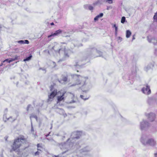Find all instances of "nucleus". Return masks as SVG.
Wrapping results in <instances>:
<instances>
[{
	"label": "nucleus",
	"mask_w": 157,
	"mask_h": 157,
	"mask_svg": "<svg viewBox=\"0 0 157 157\" xmlns=\"http://www.w3.org/2000/svg\"><path fill=\"white\" fill-rule=\"evenodd\" d=\"M91 150V149L90 147L88 146H87L81 149L80 150V152L81 153H82L83 152H86L89 151Z\"/></svg>",
	"instance_id": "f3484780"
},
{
	"label": "nucleus",
	"mask_w": 157,
	"mask_h": 157,
	"mask_svg": "<svg viewBox=\"0 0 157 157\" xmlns=\"http://www.w3.org/2000/svg\"><path fill=\"white\" fill-rule=\"evenodd\" d=\"M106 2L109 4H111L113 3V0H106Z\"/></svg>",
	"instance_id": "7c9ffc66"
},
{
	"label": "nucleus",
	"mask_w": 157,
	"mask_h": 157,
	"mask_svg": "<svg viewBox=\"0 0 157 157\" xmlns=\"http://www.w3.org/2000/svg\"><path fill=\"white\" fill-rule=\"evenodd\" d=\"M107 10H109V7H108L107 8Z\"/></svg>",
	"instance_id": "4d7b16f0"
},
{
	"label": "nucleus",
	"mask_w": 157,
	"mask_h": 157,
	"mask_svg": "<svg viewBox=\"0 0 157 157\" xmlns=\"http://www.w3.org/2000/svg\"><path fill=\"white\" fill-rule=\"evenodd\" d=\"M17 43H19L21 44H24V40H21L19 41H17Z\"/></svg>",
	"instance_id": "473e14b6"
},
{
	"label": "nucleus",
	"mask_w": 157,
	"mask_h": 157,
	"mask_svg": "<svg viewBox=\"0 0 157 157\" xmlns=\"http://www.w3.org/2000/svg\"><path fill=\"white\" fill-rule=\"evenodd\" d=\"M63 80L64 82H66L67 80V78L66 77H65L63 78Z\"/></svg>",
	"instance_id": "c9c22d12"
},
{
	"label": "nucleus",
	"mask_w": 157,
	"mask_h": 157,
	"mask_svg": "<svg viewBox=\"0 0 157 157\" xmlns=\"http://www.w3.org/2000/svg\"><path fill=\"white\" fill-rule=\"evenodd\" d=\"M66 92H65L64 93H63L62 95L60 96H58L57 97V102H60V101L63 100L64 99V97H63L65 94Z\"/></svg>",
	"instance_id": "aec40b11"
},
{
	"label": "nucleus",
	"mask_w": 157,
	"mask_h": 157,
	"mask_svg": "<svg viewBox=\"0 0 157 157\" xmlns=\"http://www.w3.org/2000/svg\"><path fill=\"white\" fill-rule=\"evenodd\" d=\"M46 139H47L48 140L50 141H51V142L54 141V140L52 138L49 139L48 138H46Z\"/></svg>",
	"instance_id": "f704fd0d"
},
{
	"label": "nucleus",
	"mask_w": 157,
	"mask_h": 157,
	"mask_svg": "<svg viewBox=\"0 0 157 157\" xmlns=\"http://www.w3.org/2000/svg\"><path fill=\"white\" fill-rule=\"evenodd\" d=\"M89 52H90V54H92L93 55L92 56L94 57L98 56L103 57L102 56V52L99 51L97 50L95 48L89 49Z\"/></svg>",
	"instance_id": "423d86ee"
},
{
	"label": "nucleus",
	"mask_w": 157,
	"mask_h": 157,
	"mask_svg": "<svg viewBox=\"0 0 157 157\" xmlns=\"http://www.w3.org/2000/svg\"><path fill=\"white\" fill-rule=\"evenodd\" d=\"M24 44H29V41L27 40H24Z\"/></svg>",
	"instance_id": "72a5a7b5"
},
{
	"label": "nucleus",
	"mask_w": 157,
	"mask_h": 157,
	"mask_svg": "<svg viewBox=\"0 0 157 157\" xmlns=\"http://www.w3.org/2000/svg\"><path fill=\"white\" fill-rule=\"evenodd\" d=\"M155 157H157V152L155 154Z\"/></svg>",
	"instance_id": "a18cd8bd"
},
{
	"label": "nucleus",
	"mask_w": 157,
	"mask_h": 157,
	"mask_svg": "<svg viewBox=\"0 0 157 157\" xmlns=\"http://www.w3.org/2000/svg\"><path fill=\"white\" fill-rule=\"evenodd\" d=\"M75 102V101H72L70 102V103H74Z\"/></svg>",
	"instance_id": "49530a36"
},
{
	"label": "nucleus",
	"mask_w": 157,
	"mask_h": 157,
	"mask_svg": "<svg viewBox=\"0 0 157 157\" xmlns=\"http://www.w3.org/2000/svg\"><path fill=\"white\" fill-rule=\"evenodd\" d=\"M126 20L125 17H123L121 19V22L122 23H124Z\"/></svg>",
	"instance_id": "c756f323"
},
{
	"label": "nucleus",
	"mask_w": 157,
	"mask_h": 157,
	"mask_svg": "<svg viewBox=\"0 0 157 157\" xmlns=\"http://www.w3.org/2000/svg\"><path fill=\"white\" fill-rule=\"evenodd\" d=\"M80 97L82 99H83V100H87L89 98V96H88L87 97L85 98L84 96L83 95H80Z\"/></svg>",
	"instance_id": "bb28decb"
},
{
	"label": "nucleus",
	"mask_w": 157,
	"mask_h": 157,
	"mask_svg": "<svg viewBox=\"0 0 157 157\" xmlns=\"http://www.w3.org/2000/svg\"><path fill=\"white\" fill-rule=\"evenodd\" d=\"M62 32V31L61 29H59L55 31L54 33H52L51 35H49L48 37V38H51V39L53 38L55 36H58Z\"/></svg>",
	"instance_id": "f8f14e48"
},
{
	"label": "nucleus",
	"mask_w": 157,
	"mask_h": 157,
	"mask_svg": "<svg viewBox=\"0 0 157 157\" xmlns=\"http://www.w3.org/2000/svg\"><path fill=\"white\" fill-rule=\"evenodd\" d=\"M59 46V45L56 44L52 48V49L54 50L56 53H58L59 55H62L63 56V58L62 59H60L59 61H61L65 60L66 58L69 57L68 55V51L67 50L66 48H59L58 50L57 49V48Z\"/></svg>",
	"instance_id": "7ed1b4c3"
},
{
	"label": "nucleus",
	"mask_w": 157,
	"mask_h": 157,
	"mask_svg": "<svg viewBox=\"0 0 157 157\" xmlns=\"http://www.w3.org/2000/svg\"><path fill=\"white\" fill-rule=\"evenodd\" d=\"M39 70H42L44 71H45V70L44 69H43L42 68H40L39 69Z\"/></svg>",
	"instance_id": "37998d69"
},
{
	"label": "nucleus",
	"mask_w": 157,
	"mask_h": 157,
	"mask_svg": "<svg viewBox=\"0 0 157 157\" xmlns=\"http://www.w3.org/2000/svg\"><path fill=\"white\" fill-rule=\"evenodd\" d=\"M37 150L38 151L36 152L34 154V155L35 156L39 155V154L42 152L41 150L39 148H37Z\"/></svg>",
	"instance_id": "393cba45"
},
{
	"label": "nucleus",
	"mask_w": 157,
	"mask_h": 157,
	"mask_svg": "<svg viewBox=\"0 0 157 157\" xmlns=\"http://www.w3.org/2000/svg\"><path fill=\"white\" fill-rule=\"evenodd\" d=\"M4 63H3H3L0 65V66H2V65L4 64Z\"/></svg>",
	"instance_id": "3c124183"
},
{
	"label": "nucleus",
	"mask_w": 157,
	"mask_h": 157,
	"mask_svg": "<svg viewBox=\"0 0 157 157\" xmlns=\"http://www.w3.org/2000/svg\"><path fill=\"white\" fill-rule=\"evenodd\" d=\"M20 58V56H16L14 57L10 58V59H6V60L3 61V63H5L6 62L8 63H10L11 62L14 61L15 60H18Z\"/></svg>",
	"instance_id": "4468645a"
},
{
	"label": "nucleus",
	"mask_w": 157,
	"mask_h": 157,
	"mask_svg": "<svg viewBox=\"0 0 157 157\" xmlns=\"http://www.w3.org/2000/svg\"><path fill=\"white\" fill-rule=\"evenodd\" d=\"M147 39L149 43H152L155 45H157V39L155 37L149 36H147Z\"/></svg>",
	"instance_id": "9d476101"
},
{
	"label": "nucleus",
	"mask_w": 157,
	"mask_h": 157,
	"mask_svg": "<svg viewBox=\"0 0 157 157\" xmlns=\"http://www.w3.org/2000/svg\"><path fill=\"white\" fill-rule=\"evenodd\" d=\"M78 70L77 71V72H78Z\"/></svg>",
	"instance_id": "680f3d73"
},
{
	"label": "nucleus",
	"mask_w": 157,
	"mask_h": 157,
	"mask_svg": "<svg viewBox=\"0 0 157 157\" xmlns=\"http://www.w3.org/2000/svg\"><path fill=\"white\" fill-rule=\"evenodd\" d=\"M52 128V126L51 128V129Z\"/></svg>",
	"instance_id": "bf43d9fd"
},
{
	"label": "nucleus",
	"mask_w": 157,
	"mask_h": 157,
	"mask_svg": "<svg viewBox=\"0 0 157 157\" xmlns=\"http://www.w3.org/2000/svg\"><path fill=\"white\" fill-rule=\"evenodd\" d=\"M66 135V133H65L64 132H62L56 134V135L57 136H60L61 137V139L62 140H63L65 139V135Z\"/></svg>",
	"instance_id": "a211bd4d"
},
{
	"label": "nucleus",
	"mask_w": 157,
	"mask_h": 157,
	"mask_svg": "<svg viewBox=\"0 0 157 157\" xmlns=\"http://www.w3.org/2000/svg\"><path fill=\"white\" fill-rule=\"evenodd\" d=\"M150 124L146 120H143L140 122V128L141 130H146L150 126Z\"/></svg>",
	"instance_id": "0eeeda50"
},
{
	"label": "nucleus",
	"mask_w": 157,
	"mask_h": 157,
	"mask_svg": "<svg viewBox=\"0 0 157 157\" xmlns=\"http://www.w3.org/2000/svg\"><path fill=\"white\" fill-rule=\"evenodd\" d=\"M53 65L54 66L53 67H55L56 66V63L54 62H52Z\"/></svg>",
	"instance_id": "a19ab883"
},
{
	"label": "nucleus",
	"mask_w": 157,
	"mask_h": 157,
	"mask_svg": "<svg viewBox=\"0 0 157 157\" xmlns=\"http://www.w3.org/2000/svg\"><path fill=\"white\" fill-rule=\"evenodd\" d=\"M135 35H133V37H132V40H134L135 39Z\"/></svg>",
	"instance_id": "79ce46f5"
},
{
	"label": "nucleus",
	"mask_w": 157,
	"mask_h": 157,
	"mask_svg": "<svg viewBox=\"0 0 157 157\" xmlns=\"http://www.w3.org/2000/svg\"><path fill=\"white\" fill-rule=\"evenodd\" d=\"M105 1V0H98L96 2L94 3L95 5H101Z\"/></svg>",
	"instance_id": "412c9836"
},
{
	"label": "nucleus",
	"mask_w": 157,
	"mask_h": 157,
	"mask_svg": "<svg viewBox=\"0 0 157 157\" xmlns=\"http://www.w3.org/2000/svg\"><path fill=\"white\" fill-rule=\"evenodd\" d=\"M8 110L7 109H6L5 110V113H7V112Z\"/></svg>",
	"instance_id": "c03bdc74"
},
{
	"label": "nucleus",
	"mask_w": 157,
	"mask_h": 157,
	"mask_svg": "<svg viewBox=\"0 0 157 157\" xmlns=\"http://www.w3.org/2000/svg\"><path fill=\"white\" fill-rule=\"evenodd\" d=\"M49 135V134H48L47 135H46V136H48Z\"/></svg>",
	"instance_id": "6e6d98bb"
},
{
	"label": "nucleus",
	"mask_w": 157,
	"mask_h": 157,
	"mask_svg": "<svg viewBox=\"0 0 157 157\" xmlns=\"http://www.w3.org/2000/svg\"><path fill=\"white\" fill-rule=\"evenodd\" d=\"M31 131H32V132H33L34 131V129H33V127L32 124V122H31Z\"/></svg>",
	"instance_id": "4c0bfd02"
},
{
	"label": "nucleus",
	"mask_w": 157,
	"mask_h": 157,
	"mask_svg": "<svg viewBox=\"0 0 157 157\" xmlns=\"http://www.w3.org/2000/svg\"><path fill=\"white\" fill-rule=\"evenodd\" d=\"M32 57V56L31 55H30V56L29 57H27L26 58L24 59L23 60V61L25 62L26 61H29V60H30L31 59Z\"/></svg>",
	"instance_id": "a878e982"
},
{
	"label": "nucleus",
	"mask_w": 157,
	"mask_h": 157,
	"mask_svg": "<svg viewBox=\"0 0 157 157\" xmlns=\"http://www.w3.org/2000/svg\"><path fill=\"white\" fill-rule=\"evenodd\" d=\"M117 40L118 41V43H120L121 42L122 40V38L120 37H117Z\"/></svg>",
	"instance_id": "2f4dec72"
},
{
	"label": "nucleus",
	"mask_w": 157,
	"mask_h": 157,
	"mask_svg": "<svg viewBox=\"0 0 157 157\" xmlns=\"http://www.w3.org/2000/svg\"><path fill=\"white\" fill-rule=\"evenodd\" d=\"M117 26H116V25L115 24L114 25L113 27H114L115 28V27H117Z\"/></svg>",
	"instance_id": "8fccbe9b"
},
{
	"label": "nucleus",
	"mask_w": 157,
	"mask_h": 157,
	"mask_svg": "<svg viewBox=\"0 0 157 157\" xmlns=\"http://www.w3.org/2000/svg\"><path fill=\"white\" fill-rule=\"evenodd\" d=\"M71 76L73 77H75L77 79V80L76 83L72 85L71 86H74L76 85H81L82 86H84L86 84V81L88 79L87 77H82L76 74H73Z\"/></svg>",
	"instance_id": "20e7f679"
},
{
	"label": "nucleus",
	"mask_w": 157,
	"mask_h": 157,
	"mask_svg": "<svg viewBox=\"0 0 157 157\" xmlns=\"http://www.w3.org/2000/svg\"><path fill=\"white\" fill-rule=\"evenodd\" d=\"M57 93V90H54L50 94L48 95V101H51L52 100L53 98L55 96Z\"/></svg>",
	"instance_id": "9b49d317"
},
{
	"label": "nucleus",
	"mask_w": 157,
	"mask_h": 157,
	"mask_svg": "<svg viewBox=\"0 0 157 157\" xmlns=\"http://www.w3.org/2000/svg\"><path fill=\"white\" fill-rule=\"evenodd\" d=\"M147 137L145 135H143L141 138V141L144 145H149L151 146H154L156 144V141L152 138L147 139Z\"/></svg>",
	"instance_id": "39448f33"
},
{
	"label": "nucleus",
	"mask_w": 157,
	"mask_h": 157,
	"mask_svg": "<svg viewBox=\"0 0 157 157\" xmlns=\"http://www.w3.org/2000/svg\"><path fill=\"white\" fill-rule=\"evenodd\" d=\"M117 33H115V34H116V35H117Z\"/></svg>",
	"instance_id": "052dcab7"
},
{
	"label": "nucleus",
	"mask_w": 157,
	"mask_h": 157,
	"mask_svg": "<svg viewBox=\"0 0 157 157\" xmlns=\"http://www.w3.org/2000/svg\"><path fill=\"white\" fill-rule=\"evenodd\" d=\"M50 25H54V23H53V22H52L51 23V24H50Z\"/></svg>",
	"instance_id": "de8ad7c7"
},
{
	"label": "nucleus",
	"mask_w": 157,
	"mask_h": 157,
	"mask_svg": "<svg viewBox=\"0 0 157 157\" xmlns=\"http://www.w3.org/2000/svg\"><path fill=\"white\" fill-rule=\"evenodd\" d=\"M142 92L146 95H149L151 94V90L150 86L147 84L144 85V87L142 89Z\"/></svg>",
	"instance_id": "1a4fd4ad"
},
{
	"label": "nucleus",
	"mask_w": 157,
	"mask_h": 157,
	"mask_svg": "<svg viewBox=\"0 0 157 157\" xmlns=\"http://www.w3.org/2000/svg\"><path fill=\"white\" fill-rule=\"evenodd\" d=\"M25 141L26 139L23 136L15 139L13 144L11 146L12 149L10 150V152H12L13 151H16L18 150L23 142Z\"/></svg>",
	"instance_id": "f03ea898"
},
{
	"label": "nucleus",
	"mask_w": 157,
	"mask_h": 157,
	"mask_svg": "<svg viewBox=\"0 0 157 157\" xmlns=\"http://www.w3.org/2000/svg\"><path fill=\"white\" fill-rule=\"evenodd\" d=\"M40 144H37V147L38 148H42V147L40 146Z\"/></svg>",
	"instance_id": "58836bf2"
},
{
	"label": "nucleus",
	"mask_w": 157,
	"mask_h": 157,
	"mask_svg": "<svg viewBox=\"0 0 157 157\" xmlns=\"http://www.w3.org/2000/svg\"><path fill=\"white\" fill-rule=\"evenodd\" d=\"M3 119L5 122H6L9 120H10V121L11 122H13L15 120V119H12V117H7L6 114H5L3 115Z\"/></svg>",
	"instance_id": "dca6fc26"
},
{
	"label": "nucleus",
	"mask_w": 157,
	"mask_h": 157,
	"mask_svg": "<svg viewBox=\"0 0 157 157\" xmlns=\"http://www.w3.org/2000/svg\"><path fill=\"white\" fill-rule=\"evenodd\" d=\"M84 7L86 9H88L90 10L93 9V7L89 5H86L84 6Z\"/></svg>",
	"instance_id": "5701e85b"
},
{
	"label": "nucleus",
	"mask_w": 157,
	"mask_h": 157,
	"mask_svg": "<svg viewBox=\"0 0 157 157\" xmlns=\"http://www.w3.org/2000/svg\"><path fill=\"white\" fill-rule=\"evenodd\" d=\"M103 14L102 13H101L99 14L97 16L95 17L94 18V21H97L99 18L100 17H103Z\"/></svg>",
	"instance_id": "4be33fe9"
},
{
	"label": "nucleus",
	"mask_w": 157,
	"mask_h": 157,
	"mask_svg": "<svg viewBox=\"0 0 157 157\" xmlns=\"http://www.w3.org/2000/svg\"><path fill=\"white\" fill-rule=\"evenodd\" d=\"M60 110L62 111V113H64V111H63V109H60Z\"/></svg>",
	"instance_id": "09e8293b"
},
{
	"label": "nucleus",
	"mask_w": 157,
	"mask_h": 157,
	"mask_svg": "<svg viewBox=\"0 0 157 157\" xmlns=\"http://www.w3.org/2000/svg\"><path fill=\"white\" fill-rule=\"evenodd\" d=\"M66 152V151H64V152H62V154H64V153H65Z\"/></svg>",
	"instance_id": "5fc2aeb1"
},
{
	"label": "nucleus",
	"mask_w": 157,
	"mask_h": 157,
	"mask_svg": "<svg viewBox=\"0 0 157 157\" xmlns=\"http://www.w3.org/2000/svg\"><path fill=\"white\" fill-rule=\"evenodd\" d=\"M55 157H59V155H57V156L55 155Z\"/></svg>",
	"instance_id": "864d4df0"
},
{
	"label": "nucleus",
	"mask_w": 157,
	"mask_h": 157,
	"mask_svg": "<svg viewBox=\"0 0 157 157\" xmlns=\"http://www.w3.org/2000/svg\"><path fill=\"white\" fill-rule=\"evenodd\" d=\"M86 59L76 60L74 62V65L77 68L80 67L82 66L86 63Z\"/></svg>",
	"instance_id": "6e6552de"
},
{
	"label": "nucleus",
	"mask_w": 157,
	"mask_h": 157,
	"mask_svg": "<svg viewBox=\"0 0 157 157\" xmlns=\"http://www.w3.org/2000/svg\"><path fill=\"white\" fill-rule=\"evenodd\" d=\"M43 105V104L42 103V104H41L40 105H39V106H42Z\"/></svg>",
	"instance_id": "603ef678"
},
{
	"label": "nucleus",
	"mask_w": 157,
	"mask_h": 157,
	"mask_svg": "<svg viewBox=\"0 0 157 157\" xmlns=\"http://www.w3.org/2000/svg\"><path fill=\"white\" fill-rule=\"evenodd\" d=\"M153 67L154 65L152 63H150L145 67L144 70L145 71H147L150 69L152 68Z\"/></svg>",
	"instance_id": "6ab92c4d"
},
{
	"label": "nucleus",
	"mask_w": 157,
	"mask_h": 157,
	"mask_svg": "<svg viewBox=\"0 0 157 157\" xmlns=\"http://www.w3.org/2000/svg\"><path fill=\"white\" fill-rule=\"evenodd\" d=\"M1 26L0 25V30H1Z\"/></svg>",
	"instance_id": "13d9d810"
},
{
	"label": "nucleus",
	"mask_w": 157,
	"mask_h": 157,
	"mask_svg": "<svg viewBox=\"0 0 157 157\" xmlns=\"http://www.w3.org/2000/svg\"><path fill=\"white\" fill-rule=\"evenodd\" d=\"M131 34V33L129 30H127L126 31V37L127 38L129 37Z\"/></svg>",
	"instance_id": "b1692460"
},
{
	"label": "nucleus",
	"mask_w": 157,
	"mask_h": 157,
	"mask_svg": "<svg viewBox=\"0 0 157 157\" xmlns=\"http://www.w3.org/2000/svg\"><path fill=\"white\" fill-rule=\"evenodd\" d=\"M33 118H35L36 120H37V117L35 115L31 114L30 116V119L31 120V119Z\"/></svg>",
	"instance_id": "c85d7f7f"
},
{
	"label": "nucleus",
	"mask_w": 157,
	"mask_h": 157,
	"mask_svg": "<svg viewBox=\"0 0 157 157\" xmlns=\"http://www.w3.org/2000/svg\"><path fill=\"white\" fill-rule=\"evenodd\" d=\"M31 106V105H29L27 108V111H28V110H29V108L30 107V106Z\"/></svg>",
	"instance_id": "ea45409f"
},
{
	"label": "nucleus",
	"mask_w": 157,
	"mask_h": 157,
	"mask_svg": "<svg viewBox=\"0 0 157 157\" xmlns=\"http://www.w3.org/2000/svg\"><path fill=\"white\" fill-rule=\"evenodd\" d=\"M154 20L155 21L157 22V12L155 13L153 17Z\"/></svg>",
	"instance_id": "cd10ccee"
},
{
	"label": "nucleus",
	"mask_w": 157,
	"mask_h": 157,
	"mask_svg": "<svg viewBox=\"0 0 157 157\" xmlns=\"http://www.w3.org/2000/svg\"><path fill=\"white\" fill-rule=\"evenodd\" d=\"M146 116L148 117V119L151 121H153L155 119V116L154 113H150L148 114Z\"/></svg>",
	"instance_id": "2eb2a0df"
},
{
	"label": "nucleus",
	"mask_w": 157,
	"mask_h": 157,
	"mask_svg": "<svg viewBox=\"0 0 157 157\" xmlns=\"http://www.w3.org/2000/svg\"><path fill=\"white\" fill-rule=\"evenodd\" d=\"M115 29L116 33H117V30H118V27L117 26L116 27H115Z\"/></svg>",
	"instance_id": "e433bc0d"
},
{
	"label": "nucleus",
	"mask_w": 157,
	"mask_h": 157,
	"mask_svg": "<svg viewBox=\"0 0 157 157\" xmlns=\"http://www.w3.org/2000/svg\"><path fill=\"white\" fill-rule=\"evenodd\" d=\"M156 99L154 97L148 98L147 100V102L150 105H152L155 104Z\"/></svg>",
	"instance_id": "ddd939ff"
},
{
	"label": "nucleus",
	"mask_w": 157,
	"mask_h": 157,
	"mask_svg": "<svg viewBox=\"0 0 157 157\" xmlns=\"http://www.w3.org/2000/svg\"><path fill=\"white\" fill-rule=\"evenodd\" d=\"M81 136L80 132H72L71 135V137L68 139L66 142L61 143L59 145L61 149H69L73 147L74 144L75 139H78Z\"/></svg>",
	"instance_id": "f257e3e1"
}]
</instances>
